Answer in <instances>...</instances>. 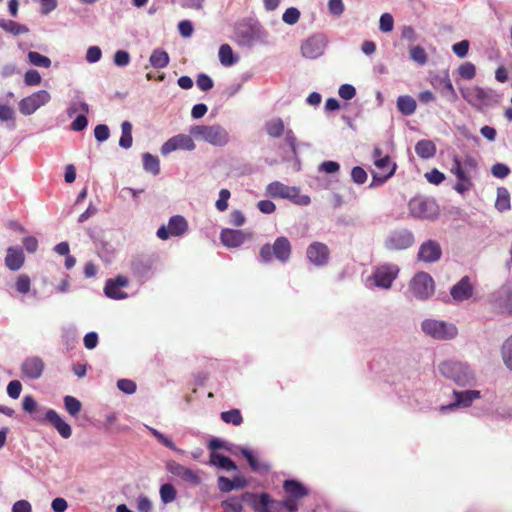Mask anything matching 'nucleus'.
<instances>
[{
	"mask_svg": "<svg viewBox=\"0 0 512 512\" xmlns=\"http://www.w3.org/2000/svg\"><path fill=\"white\" fill-rule=\"evenodd\" d=\"M132 124L129 121H124L121 124V137L119 139V146L124 149H129L132 146Z\"/></svg>",
	"mask_w": 512,
	"mask_h": 512,
	"instance_id": "nucleus-38",
	"label": "nucleus"
},
{
	"mask_svg": "<svg viewBox=\"0 0 512 512\" xmlns=\"http://www.w3.org/2000/svg\"><path fill=\"white\" fill-rule=\"evenodd\" d=\"M247 486V480L242 476H235L229 479L224 476L218 478V487L222 492H230L234 489H242Z\"/></svg>",
	"mask_w": 512,
	"mask_h": 512,
	"instance_id": "nucleus-29",
	"label": "nucleus"
},
{
	"mask_svg": "<svg viewBox=\"0 0 512 512\" xmlns=\"http://www.w3.org/2000/svg\"><path fill=\"white\" fill-rule=\"evenodd\" d=\"M63 401L66 411L71 416L76 417L80 413L82 404L77 398L67 395L64 397Z\"/></svg>",
	"mask_w": 512,
	"mask_h": 512,
	"instance_id": "nucleus-44",
	"label": "nucleus"
},
{
	"mask_svg": "<svg viewBox=\"0 0 512 512\" xmlns=\"http://www.w3.org/2000/svg\"><path fill=\"white\" fill-rule=\"evenodd\" d=\"M136 506L139 512H151L152 503L145 495H140L137 498Z\"/></svg>",
	"mask_w": 512,
	"mask_h": 512,
	"instance_id": "nucleus-64",
	"label": "nucleus"
},
{
	"mask_svg": "<svg viewBox=\"0 0 512 512\" xmlns=\"http://www.w3.org/2000/svg\"><path fill=\"white\" fill-rule=\"evenodd\" d=\"M394 19L391 14L384 13L381 15L379 20V29L383 33H389L393 30Z\"/></svg>",
	"mask_w": 512,
	"mask_h": 512,
	"instance_id": "nucleus-53",
	"label": "nucleus"
},
{
	"mask_svg": "<svg viewBox=\"0 0 512 512\" xmlns=\"http://www.w3.org/2000/svg\"><path fill=\"white\" fill-rule=\"evenodd\" d=\"M219 61L225 67H230L237 62V58L234 56L233 50L228 44H223L219 48Z\"/></svg>",
	"mask_w": 512,
	"mask_h": 512,
	"instance_id": "nucleus-36",
	"label": "nucleus"
},
{
	"mask_svg": "<svg viewBox=\"0 0 512 512\" xmlns=\"http://www.w3.org/2000/svg\"><path fill=\"white\" fill-rule=\"evenodd\" d=\"M15 287L20 294H27L31 287L29 276L26 274L19 275L16 279Z\"/></svg>",
	"mask_w": 512,
	"mask_h": 512,
	"instance_id": "nucleus-52",
	"label": "nucleus"
},
{
	"mask_svg": "<svg viewBox=\"0 0 512 512\" xmlns=\"http://www.w3.org/2000/svg\"><path fill=\"white\" fill-rule=\"evenodd\" d=\"M478 166V160L471 155H466L463 158L458 155L453 156L450 172L458 180L454 186L458 193L464 194L473 187V178L477 174Z\"/></svg>",
	"mask_w": 512,
	"mask_h": 512,
	"instance_id": "nucleus-1",
	"label": "nucleus"
},
{
	"mask_svg": "<svg viewBox=\"0 0 512 512\" xmlns=\"http://www.w3.org/2000/svg\"><path fill=\"white\" fill-rule=\"evenodd\" d=\"M351 178L356 184L361 185L366 182L367 173L362 167L356 166L351 171Z\"/></svg>",
	"mask_w": 512,
	"mask_h": 512,
	"instance_id": "nucleus-62",
	"label": "nucleus"
},
{
	"mask_svg": "<svg viewBox=\"0 0 512 512\" xmlns=\"http://www.w3.org/2000/svg\"><path fill=\"white\" fill-rule=\"evenodd\" d=\"M463 98L474 108L483 110L498 104L499 95L491 88L472 87L462 91Z\"/></svg>",
	"mask_w": 512,
	"mask_h": 512,
	"instance_id": "nucleus-6",
	"label": "nucleus"
},
{
	"mask_svg": "<svg viewBox=\"0 0 512 512\" xmlns=\"http://www.w3.org/2000/svg\"><path fill=\"white\" fill-rule=\"evenodd\" d=\"M249 238L250 234L241 230L223 229L220 234L221 242L229 248L239 247Z\"/></svg>",
	"mask_w": 512,
	"mask_h": 512,
	"instance_id": "nucleus-25",
	"label": "nucleus"
},
{
	"mask_svg": "<svg viewBox=\"0 0 512 512\" xmlns=\"http://www.w3.org/2000/svg\"><path fill=\"white\" fill-rule=\"evenodd\" d=\"M299 18L300 12L297 8L294 7L288 8L282 16V20L288 25H294L298 22Z\"/></svg>",
	"mask_w": 512,
	"mask_h": 512,
	"instance_id": "nucleus-56",
	"label": "nucleus"
},
{
	"mask_svg": "<svg viewBox=\"0 0 512 512\" xmlns=\"http://www.w3.org/2000/svg\"><path fill=\"white\" fill-rule=\"evenodd\" d=\"M378 171L372 172L373 182L376 184L385 183L390 177L393 176L396 170V164L390 160L388 155L383 159H378L374 162Z\"/></svg>",
	"mask_w": 512,
	"mask_h": 512,
	"instance_id": "nucleus-18",
	"label": "nucleus"
},
{
	"mask_svg": "<svg viewBox=\"0 0 512 512\" xmlns=\"http://www.w3.org/2000/svg\"><path fill=\"white\" fill-rule=\"evenodd\" d=\"M434 292V280L427 272H418L409 281L407 294L411 298H415L419 301H425L430 299Z\"/></svg>",
	"mask_w": 512,
	"mask_h": 512,
	"instance_id": "nucleus-5",
	"label": "nucleus"
},
{
	"mask_svg": "<svg viewBox=\"0 0 512 512\" xmlns=\"http://www.w3.org/2000/svg\"><path fill=\"white\" fill-rule=\"evenodd\" d=\"M4 30L13 35L25 34L28 32V28L25 25L9 20L4 26Z\"/></svg>",
	"mask_w": 512,
	"mask_h": 512,
	"instance_id": "nucleus-54",
	"label": "nucleus"
},
{
	"mask_svg": "<svg viewBox=\"0 0 512 512\" xmlns=\"http://www.w3.org/2000/svg\"><path fill=\"white\" fill-rule=\"evenodd\" d=\"M440 373L453 380L459 386H474L476 384L475 373L466 364L458 361L447 360L439 365Z\"/></svg>",
	"mask_w": 512,
	"mask_h": 512,
	"instance_id": "nucleus-2",
	"label": "nucleus"
},
{
	"mask_svg": "<svg viewBox=\"0 0 512 512\" xmlns=\"http://www.w3.org/2000/svg\"><path fill=\"white\" fill-rule=\"evenodd\" d=\"M128 285V279L125 276H117L115 279H109L106 282L104 291L107 297L112 299H125L127 294L120 289Z\"/></svg>",
	"mask_w": 512,
	"mask_h": 512,
	"instance_id": "nucleus-26",
	"label": "nucleus"
},
{
	"mask_svg": "<svg viewBox=\"0 0 512 512\" xmlns=\"http://www.w3.org/2000/svg\"><path fill=\"white\" fill-rule=\"evenodd\" d=\"M189 133L197 140H202L212 146L224 147L230 141L228 131L219 124L214 125H193Z\"/></svg>",
	"mask_w": 512,
	"mask_h": 512,
	"instance_id": "nucleus-3",
	"label": "nucleus"
},
{
	"mask_svg": "<svg viewBox=\"0 0 512 512\" xmlns=\"http://www.w3.org/2000/svg\"><path fill=\"white\" fill-rule=\"evenodd\" d=\"M237 36L239 38V43L242 45L251 46L255 41L254 31L250 27L238 29Z\"/></svg>",
	"mask_w": 512,
	"mask_h": 512,
	"instance_id": "nucleus-51",
	"label": "nucleus"
},
{
	"mask_svg": "<svg viewBox=\"0 0 512 512\" xmlns=\"http://www.w3.org/2000/svg\"><path fill=\"white\" fill-rule=\"evenodd\" d=\"M114 64L118 67H125L130 63V55L125 50H117L113 57Z\"/></svg>",
	"mask_w": 512,
	"mask_h": 512,
	"instance_id": "nucleus-58",
	"label": "nucleus"
},
{
	"mask_svg": "<svg viewBox=\"0 0 512 512\" xmlns=\"http://www.w3.org/2000/svg\"><path fill=\"white\" fill-rule=\"evenodd\" d=\"M501 357L505 366L512 371V334L501 346Z\"/></svg>",
	"mask_w": 512,
	"mask_h": 512,
	"instance_id": "nucleus-43",
	"label": "nucleus"
},
{
	"mask_svg": "<svg viewBox=\"0 0 512 512\" xmlns=\"http://www.w3.org/2000/svg\"><path fill=\"white\" fill-rule=\"evenodd\" d=\"M160 498L164 504L173 502L176 499L177 492L172 484L166 483L160 487Z\"/></svg>",
	"mask_w": 512,
	"mask_h": 512,
	"instance_id": "nucleus-47",
	"label": "nucleus"
},
{
	"mask_svg": "<svg viewBox=\"0 0 512 512\" xmlns=\"http://www.w3.org/2000/svg\"><path fill=\"white\" fill-rule=\"evenodd\" d=\"M455 401L449 405H443L441 412H447L457 407H469L473 401L481 398V392L478 390L454 391Z\"/></svg>",
	"mask_w": 512,
	"mask_h": 512,
	"instance_id": "nucleus-17",
	"label": "nucleus"
},
{
	"mask_svg": "<svg viewBox=\"0 0 512 512\" xmlns=\"http://www.w3.org/2000/svg\"><path fill=\"white\" fill-rule=\"evenodd\" d=\"M414 234L406 229L391 231L384 240V247L390 251H400L411 247L414 244Z\"/></svg>",
	"mask_w": 512,
	"mask_h": 512,
	"instance_id": "nucleus-11",
	"label": "nucleus"
},
{
	"mask_svg": "<svg viewBox=\"0 0 512 512\" xmlns=\"http://www.w3.org/2000/svg\"><path fill=\"white\" fill-rule=\"evenodd\" d=\"M474 292V284L469 276L462 277L450 289V295L455 302H463L470 299Z\"/></svg>",
	"mask_w": 512,
	"mask_h": 512,
	"instance_id": "nucleus-20",
	"label": "nucleus"
},
{
	"mask_svg": "<svg viewBox=\"0 0 512 512\" xmlns=\"http://www.w3.org/2000/svg\"><path fill=\"white\" fill-rule=\"evenodd\" d=\"M23 409L28 412V413H35L33 418L36 420V421H39V422H43V418H44V413L41 412V410H38L37 409V403L35 401V399L30 396V395H27L23 398Z\"/></svg>",
	"mask_w": 512,
	"mask_h": 512,
	"instance_id": "nucleus-42",
	"label": "nucleus"
},
{
	"mask_svg": "<svg viewBox=\"0 0 512 512\" xmlns=\"http://www.w3.org/2000/svg\"><path fill=\"white\" fill-rule=\"evenodd\" d=\"M441 256V246L435 240H427L419 247L418 259L424 263H435L440 260Z\"/></svg>",
	"mask_w": 512,
	"mask_h": 512,
	"instance_id": "nucleus-21",
	"label": "nucleus"
},
{
	"mask_svg": "<svg viewBox=\"0 0 512 512\" xmlns=\"http://www.w3.org/2000/svg\"><path fill=\"white\" fill-rule=\"evenodd\" d=\"M511 204H510V193L509 191L504 187H499L497 189V198L495 201V208L500 211H508L510 210Z\"/></svg>",
	"mask_w": 512,
	"mask_h": 512,
	"instance_id": "nucleus-35",
	"label": "nucleus"
},
{
	"mask_svg": "<svg viewBox=\"0 0 512 512\" xmlns=\"http://www.w3.org/2000/svg\"><path fill=\"white\" fill-rule=\"evenodd\" d=\"M283 487L291 499L299 500L308 494L307 488L296 480H286Z\"/></svg>",
	"mask_w": 512,
	"mask_h": 512,
	"instance_id": "nucleus-30",
	"label": "nucleus"
},
{
	"mask_svg": "<svg viewBox=\"0 0 512 512\" xmlns=\"http://www.w3.org/2000/svg\"><path fill=\"white\" fill-rule=\"evenodd\" d=\"M308 260L316 266H324L328 263L330 251L322 242L311 243L306 250Z\"/></svg>",
	"mask_w": 512,
	"mask_h": 512,
	"instance_id": "nucleus-19",
	"label": "nucleus"
},
{
	"mask_svg": "<svg viewBox=\"0 0 512 512\" xmlns=\"http://www.w3.org/2000/svg\"><path fill=\"white\" fill-rule=\"evenodd\" d=\"M28 60L29 63L43 68H49L51 66V60L47 56H44L38 52L30 51L28 52Z\"/></svg>",
	"mask_w": 512,
	"mask_h": 512,
	"instance_id": "nucleus-46",
	"label": "nucleus"
},
{
	"mask_svg": "<svg viewBox=\"0 0 512 512\" xmlns=\"http://www.w3.org/2000/svg\"><path fill=\"white\" fill-rule=\"evenodd\" d=\"M44 368V361L39 356L28 357L21 365L23 375L31 380L39 379L43 374Z\"/></svg>",
	"mask_w": 512,
	"mask_h": 512,
	"instance_id": "nucleus-22",
	"label": "nucleus"
},
{
	"mask_svg": "<svg viewBox=\"0 0 512 512\" xmlns=\"http://www.w3.org/2000/svg\"><path fill=\"white\" fill-rule=\"evenodd\" d=\"M221 419L228 424H233L235 426H239L242 421V415L240 410L238 409H231L229 411H224L221 413Z\"/></svg>",
	"mask_w": 512,
	"mask_h": 512,
	"instance_id": "nucleus-48",
	"label": "nucleus"
},
{
	"mask_svg": "<svg viewBox=\"0 0 512 512\" xmlns=\"http://www.w3.org/2000/svg\"><path fill=\"white\" fill-rule=\"evenodd\" d=\"M94 136L97 141L104 142L106 141L110 136V131L107 125L105 124H99L94 129Z\"/></svg>",
	"mask_w": 512,
	"mask_h": 512,
	"instance_id": "nucleus-63",
	"label": "nucleus"
},
{
	"mask_svg": "<svg viewBox=\"0 0 512 512\" xmlns=\"http://www.w3.org/2000/svg\"><path fill=\"white\" fill-rule=\"evenodd\" d=\"M469 41L468 40H462L460 42H457L453 44L452 51L460 58L466 57L469 50Z\"/></svg>",
	"mask_w": 512,
	"mask_h": 512,
	"instance_id": "nucleus-61",
	"label": "nucleus"
},
{
	"mask_svg": "<svg viewBox=\"0 0 512 512\" xmlns=\"http://www.w3.org/2000/svg\"><path fill=\"white\" fill-rule=\"evenodd\" d=\"M149 62L154 68L162 69L168 65L169 56L166 51L156 49L152 52Z\"/></svg>",
	"mask_w": 512,
	"mask_h": 512,
	"instance_id": "nucleus-39",
	"label": "nucleus"
},
{
	"mask_svg": "<svg viewBox=\"0 0 512 512\" xmlns=\"http://www.w3.org/2000/svg\"><path fill=\"white\" fill-rule=\"evenodd\" d=\"M266 193L273 198L293 199L299 194L296 187H289L279 181H274L267 185Z\"/></svg>",
	"mask_w": 512,
	"mask_h": 512,
	"instance_id": "nucleus-23",
	"label": "nucleus"
},
{
	"mask_svg": "<svg viewBox=\"0 0 512 512\" xmlns=\"http://www.w3.org/2000/svg\"><path fill=\"white\" fill-rule=\"evenodd\" d=\"M327 41L321 34H315L301 44V54L305 58L315 59L324 53Z\"/></svg>",
	"mask_w": 512,
	"mask_h": 512,
	"instance_id": "nucleus-15",
	"label": "nucleus"
},
{
	"mask_svg": "<svg viewBox=\"0 0 512 512\" xmlns=\"http://www.w3.org/2000/svg\"><path fill=\"white\" fill-rule=\"evenodd\" d=\"M146 428L149 430V432L160 442L162 443L164 446H166L167 448L173 450V451H176L180 454H183L184 451L181 450V449H178L175 444L168 438L166 437L163 433H161L160 431H158L157 429L155 428H152V427H149V426H146Z\"/></svg>",
	"mask_w": 512,
	"mask_h": 512,
	"instance_id": "nucleus-45",
	"label": "nucleus"
},
{
	"mask_svg": "<svg viewBox=\"0 0 512 512\" xmlns=\"http://www.w3.org/2000/svg\"><path fill=\"white\" fill-rule=\"evenodd\" d=\"M46 420L53 425L58 433L65 439L71 437V426L66 423L62 417L53 409H46L44 412L43 421Z\"/></svg>",
	"mask_w": 512,
	"mask_h": 512,
	"instance_id": "nucleus-24",
	"label": "nucleus"
},
{
	"mask_svg": "<svg viewBox=\"0 0 512 512\" xmlns=\"http://www.w3.org/2000/svg\"><path fill=\"white\" fill-rule=\"evenodd\" d=\"M255 498V495L251 493H245L240 498L230 497L221 503V507L224 512H242L243 502H251Z\"/></svg>",
	"mask_w": 512,
	"mask_h": 512,
	"instance_id": "nucleus-27",
	"label": "nucleus"
},
{
	"mask_svg": "<svg viewBox=\"0 0 512 512\" xmlns=\"http://www.w3.org/2000/svg\"><path fill=\"white\" fill-rule=\"evenodd\" d=\"M102 57V51L98 46H90L86 52V61L90 64L97 63Z\"/></svg>",
	"mask_w": 512,
	"mask_h": 512,
	"instance_id": "nucleus-59",
	"label": "nucleus"
},
{
	"mask_svg": "<svg viewBox=\"0 0 512 512\" xmlns=\"http://www.w3.org/2000/svg\"><path fill=\"white\" fill-rule=\"evenodd\" d=\"M409 214L413 218L422 220H433L438 214V205L428 197L416 196L409 201Z\"/></svg>",
	"mask_w": 512,
	"mask_h": 512,
	"instance_id": "nucleus-8",
	"label": "nucleus"
},
{
	"mask_svg": "<svg viewBox=\"0 0 512 512\" xmlns=\"http://www.w3.org/2000/svg\"><path fill=\"white\" fill-rule=\"evenodd\" d=\"M195 148L196 145L191 134H177L164 142L160 151L162 155L167 156L176 150L193 151Z\"/></svg>",
	"mask_w": 512,
	"mask_h": 512,
	"instance_id": "nucleus-13",
	"label": "nucleus"
},
{
	"mask_svg": "<svg viewBox=\"0 0 512 512\" xmlns=\"http://www.w3.org/2000/svg\"><path fill=\"white\" fill-rule=\"evenodd\" d=\"M143 159V168L145 171L153 174L158 175L160 172V162L158 157L150 154V153H144L142 155Z\"/></svg>",
	"mask_w": 512,
	"mask_h": 512,
	"instance_id": "nucleus-40",
	"label": "nucleus"
},
{
	"mask_svg": "<svg viewBox=\"0 0 512 512\" xmlns=\"http://www.w3.org/2000/svg\"><path fill=\"white\" fill-rule=\"evenodd\" d=\"M421 330L426 336L441 341L454 339L458 333L453 323L434 318L423 320Z\"/></svg>",
	"mask_w": 512,
	"mask_h": 512,
	"instance_id": "nucleus-4",
	"label": "nucleus"
},
{
	"mask_svg": "<svg viewBox=\"0 0 512 512\" xmlns=\"http://www.w3.org/2000/svg\"><path fill=\"white\" fill-rule=\"evenodd\" d=\"M210 462L212 465L218 466L227 471L237 469L236 464L229 457L223 456L215 452L211 454Z\"/></svg>",
	"mask_w": 512,
	"mask_h": 512,
	"instance_id": "nucleus-41",
	"label": "nucleus"
},
{
	"mask_svg": "<svg viewBox=\"0 0 512 512\" xmlns=\"http://www.w3.org/2000/svg\"><path fill=\"white\" fill-rule=\"evenodd\" d=\"M459 74L461 77L470 80L475 77L476 68L474 64L466 62L459 67Z\"/></svg>",
	"mask_w": 512,
	"mask_h": 512,
	"instance_id": "nucleus-60",
	"label": "nucleus"
},
{
	"mask_svg": "<svg viewBox=\"0 0 512 512\" xmlns=\"http://www.w3.org/2000/svg\"><path fill=\"white\" fill-rule=\"evenodd\" d=\"M231 196V193L228 189H221L219 192V198L215 203L217 210L225 211L228 208V200Z\"/></svg>",
	"mask_w": 512,
	"mask_h": 512,
	"instance_id": "nucleus-57",
	"label": "nucleus"
},
{
	"mask_svg": "<svg viewBox=\"0 0 512 512\" xmlns=\"http://www.w3.org/2000/svg\"><path fill=\"white\" fill-rule=\"evenodd\" d=\"M396 106L402 115L410 116L416 111L417 103L413 97L402 95L397 98Z\"/></svg>",
	"mask_w": 512,
	"mask_h": 512,
	"instance_id": "nucleus-32",
	"label": "nucleus"
},
{
	"mask_svg": "<svg viewBox=\"0 0 512 512\" xmlns=\"http://www.w3.org/2000/svg\"><path fill=\"white\" fill-rule=\"evenodd\" d=\"M241 453L246 458L253 471L266 472L269 470V466L263 462H260L249 449L242 448Z\"/></svg>",
	"mask_w": 512,
	"mask_h": 512,
	"instance_id": "nucleus-37",
	"label": "nucleus"
},
{
	"mask_svg": "<svg viewBox=\"0 0 512 512\" xmlns=\"http://www.w3.org/2000/svg\"><path fill=\"white\" fill-rule=\"evenodd\" d=\"M436 151V145L431 140H419L415 145V152L422 159L433 158L436 154Z\"/></svg>",
	"mask_w": 512,
	"mask_h": 512,
	"instance_id": "nucleus-31",
	"label": "nucleus"
},
{
	"mask_svg": "<svg viewBox=\"0 0 512 512\" xmlns=\"http://www.w3.org/2000/svg\"><path fill=\"white\" fill-rule=\"evenodd\" d=\"M24 253L21 248L9 247L5 257V265L12 271L19 270L24 264Z\"/></svg>",
	"mask_w": 512,
	"mask_h": 512,
	"instance_id": "nucleus-28",
	"label": "nucleus"
},
{
	"mask_svg": "<svg viewBox=\"0 0 512 512\" xmlns=\"http://www.w3.org/2000/svg\"><path fill=\"white\" fill-rule=\"evenodd\" d=\"M51 100V95L46 90H39L20 100L19 111L24 116H30L40 107L45 106Z\"/></svg>",
	"mask_w": 512,
	"mask_h": 512,
	"instance_id": "nucleus-12",
	"label": "nucleus"
},
{
	"mask_svg": "<svg viewBox=\"0 0 512 512\" xmlns=\"http://www.w3.org/2000/svg\"><path fill=\"white\" fill-rule=\"evenodd\" d=\"M490 304L503 315H512V283H506L490 295Z\"/></svg>",
	"mask_w": 512,
	"mask_h": 512,
	"instance_id": "nucleus-9",
	"label": "nucleus"
},
{
	"mask_svg": "<svg viewBox=\"0 0 512 512\" xmlns=\"http://www.w3.org/2000/svg\"><path fill=\"white\" fill-rule=\"evenodd\" d=\"M265 130L270 137L279 138L285 131V125L281 118H273L266 122Z\"/></svg>",
	"mask_w": 512,
	"mask_h": 512,
	"instance_id": "nucleus-34",
	"label": "nucleus"
},
{
	"mask_svg": "<svg viewBox=\"0 0 512 512\" xmlns=\"http://www.w3.org/2000/svg\"><path fill=\"white\" fill-rule=\"evenodd\" d=\"M409 54H410V58L414 62L419 64L420 66H423L427 63V60H428L427 53L424 50V48H422L421 46L416 45V46L411 47Z\"/></svg>",
	"mask_w": 512,
	"mask_h": 512,
	"instance_id": "nucleus-50",
	"label": "nucleus"
},
{
	"mask_svg": "<svg viewBox=\"0 0 512 512\" xmlns=\"http://www.w3.org/2000/svg\"><path fill=\"white\" fill-rule=\"evenodd\" d=\"M291 255V244L286 237H278L273 245L265 244L261 247L259 257L264 263H269L273 258L285 263Z\"/></svg>",
	"mask_w": 512,
	"mask_h": 512,
	"instance_id": "nucleus-7",
	"label": "nucleus"
},
{
	"mask_svg": "<svg viewBox=\"0 0 512 512\" xmlns=\"http://www.w3.org/2000/svg\"><path fill=\"white\" fill-rule=\"evenodd\" d=\"M399 274V268L395 264L386 263L378 266L368 282H372L378 288L388 290L392 287V283Z\"/></svg>",
	"mask_w": 512,
	"mask_h": 512,
	"instance_id": "nucleus-10",
	"label": "nucleus"
},
{
	"mask_svg": "<svg viewBox=\"0 0 512 512\" xmlns=\"http://www.w3.org/2000/svg\"><path fill=\"white\" fill-rule=\"evenodd\" d=\"M15 111L12 107L6 105V104H0V122H11V124L8 125L10 129L15 128Z\"/></svg>",
	"mask_w": 512,
	"mask_h": 512,
	"instance_id": "nucleus-49",
	"label": "nucleus"
},
{
	"mask_svg": "<svg viewBox=\"0 0 512 512\" xmlns=\"http://www.w3.org/2000/svg\"><path fill=\"white\" fill-rule=\"evenodd\" d=\"M188 224L184 217L180 215L172 216L169 219L168 225H162L157 230V237L161 240H167L169 237L181 236L187 231Z\"/></svg>",
	"mask_w": 512,
	"mask_h": 512,
	"instance_id": "nucleus-14",
	"label": "nucleus"
},
{
	"mask_svg": "<svg viewBox=\"0 0 512 512\" xmlns=\"http://www.w3.org/2000/svg\"><path fill=\"white\" fill-rule=\"evenodd\" d=\"M78 112L87 114L89 112V105L82 99L80 95H75L69 103L67 108V115L72 117Z\"/></svg>",
	"mask_w": 512,
	"mask_h": 512,
	"instance_id": "nucleus-33",
	"label": "nucleus"
},
{
	"mask_svg": "<svg viewBox=\"0 0 512 512\" xmlns=\"http://www.w3.org/2000/svg\"><path fill=\"white\" fill-rule=\"evenodd\" d=\"M166 469L172 475L180 478L190 485H198L201 482V477L197 471H194L184 465L179 464L174 460H169L166 463Z\"/></svg>",
	"mask_w": 512,
	"mask_h": 512,
	"instance_id": "nucleus-16",
	"label": "nucleus"
},
{
	"mask_svg": "<svg viewBox=\"0 0 512 512\" xmlns=\"http://www.w3.org/2000/svg\"><path fill=\"white\" fill-rule=\"evenodd\" d=\"M42 81V77L37 70L30 69L26 71L24 75V83L27 86H36L39 85Z\"/></svg>",
	"mask_w": 512,
	"mask_h": 512,
	"instance_id": "nucleus-55",
	"label": "nucleus"
}]
</instances>
